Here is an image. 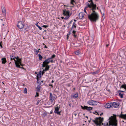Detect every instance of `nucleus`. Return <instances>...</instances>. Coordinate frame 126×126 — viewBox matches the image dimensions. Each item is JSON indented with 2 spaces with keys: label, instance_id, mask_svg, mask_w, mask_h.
I'll list each match as a JSON object with an SVG mask.
<instances>
[{
  "label": "nucleus",
  "instance_id": "bb28decb",
  "mask_svg": "<svg viewBox=\"0 0 126 126\" xmlns=\"http://www.w3.org/2000/svg\"><path fill=\"white\" fill-rule=\"evenodd\" d=\"M120 88H124L126 90V85L125 84L122 85Z\"/></svg>",
  "mask_w": 126,
  "mask_h": 126
},
{
  "label": "nucleus",
  "instance_id": "338daca9",
  "mask_svg": "<svg viewBox=\"0 0 126 126\" xmlns=\"http://www.w3.org/2000/svg\"><path fill=\"white\" fill-rule=\"evenodd\" d=\"M106 126H107L108 125V123L107 122L106 123Z\"/></svg>",
  "mask_w": 126,
  "mask_h": 126
},
{
  "label": "nucleus",
  "instance_id": "6e6d98bb",
  "mask_svg": "<svg viewBox=\"0 0 126 126\" xmlns=\"http://www.w3.org/2000/svg\"><path fill=\"white\" fill-rule=\"evenodd\" d=\"M0 46H1V48L2 47V46L1 44V42H0Z\"/></svg>",
  "mask_w": 126,
  "mask_h": 126
},
{
  "label": "nucleus",
  "instance_id": "4468645a",
  "mask_svg": "<svg viewBox=\"0 0 126 126\" xmlns=\"http://www.w3.org/2000/svg\"><path fill=\"white\" fill-rule=\"evenodd\" d=\"M78 96V93H76L75 94H72L71 95V97L72 98H77Z\"/></svg>",
  "mask_w": 126,
  "mask_h": 126
},
{
  "label": "nucleus",
  "instance_id": "4d7b16f0",
  "mask_svg": "<svg viewBox=\"0 0 126 126\" xmlns=\"http://www.w3.org/2000/svg\"><path fill=\"white\" fill-rule=\"evenodd\" d=\"M49 86H51V87L52 88H53V85H52V84H49Z\"/></svg>",
  "mask_w": 126,
  "mask_h": 126
},
{
  "label": "nucleus",
  "instance_id": "0e129e2a",
  "mask_svg": "<svg viewBox=\"0 0 126 126\" xmlns=\"http://www.w3.org/2000/svg\"><path fill=\"white\" fill-rule=\"evenodd\" d=\"M109 44L106 45V47H108V46H109Z\"/></svg>",
  "mask_w": 126,
  "mask_h": 126
},
{
  "label": "nucleus",
  "instance_id": "aec40b11",
  "mask_svg": "<svg viewBox=\"0 0 126 126\" xmlns=\"http://www.w3.org/2000/svg\"><path fill=\"white\" fill-rule=\"evenodd\" d=\"M2 60V63L4 64L6 62V58L5 57L2 58L1 59Z\"/></svg>",
  "mask_w": 126,
  "mask_h": 126
},
{
  "label": "nucleus",
  "instance_id": "473e14b6",
  "mask_svg": "<svg viewBox=\"0 0 126 126\" xmlns=\"http://www.w3.org/2000/svg\"><path fill=\"white\" fill-rule=\"evenodd\" d=\"M41 75L40 73H38L37 75V78H38V79L39 78H40L41 77Z\"/></svg>",
  "mask_w": 126,
  "mask_h": 126
},
{
  "label": "nucleus",
  "instance_id": "5fc2aeb1",
  "mask_svg": "<svg viewBox=\"0 0 126 126\" xmlns=\"http://www.w3.org/2000/svg\"><path fill=\"white\" fill-rule=\"evenodd\" d=\"M16 60H18V59H19L20 58H19L17 56V57H16Z\"/></svg>",
  "mask_w": 126,
  "mask_h": 126
},
{
  "label": "nucleus",
  "instance_id": "7c9ffc66",
  "mask_svg": "<svg viewBox=\"0 0 126 126\" xmlns=\"http://www.w3.org/2000/svg\"><path fill=\"white\" fill-rule=\"evenodd\" d=\"M39 28V29L40 30H42V28L41 27H40L38 24V23H36L35 24Z\"/></svg>",
  "mask_w": 126,
  "mask_h": 126
},
{
  "label": "nucleus",
  "instance_id": "f3484780",
  "mask_svg": "<svg viewBox=\"0 0 126 126\" xmlns=\"http://www.w3.org/2000/svg\"><path fill=\"white\" fill-rule=\"evenodd\" d=\"M2 13L4 15H6V11L4 7H3L2 6Z\"/></svg>",
  "mask_w": 126,
  "mask_h": 126
},
{
  "label": "nucleus",
  "instance_id": "ea45409f",
  "mask_svg": "<svg viewBox=\"0 0 126 126\" xmlns=\"http://www.w3.org/2000/svg\"><path fill=\"white\" fill-rule=\"evenodd\" d=\"M93 113L94 114H96V115L98 114V115H99V114H98V113L96 111H95Z\"/></svg>",
  "mask_w": 126,
  "mask_h": 126
},
{
  "label": "nucleus",
  "instance_id": "37998d69",
  "mask_svg": "<svg viewBox=\"0 0 126 126\" xmlns=\"http://www.w3.org/2000/svg\"><path fill=\"white\" fill-rule=\"evenodd\" d=\"M76 31H75L74 30H73V32H72V33H73V34H75L76 32Z\"/></svg>",
  "mask_w": 126,
  "mask_h": 126
},
{
  "label": "nucleus",
  "instance_id": "393cba45",
  "mask_svg": "<svg viewBox=\"0 0 126 126\" xmlns=\"http://www.w3.org/2000/svg\"><path fill=\"white\" fill-rule=\"evenodd\" d=\"M98 103V102L93 100L92 103L93 105H96Z\"/></svg>",
  "mask_w": 126,
  "mask_h": 126
},
{
  "label": "nucleus",
  "instance_id": "6e6552de",
  "mask_svg": "<svg viewBox=\"0 0 126 126\" xmlns=\"http://www.w3.org/2000/svg\"><path fill=\"white\" fill-rule=\"evenodd\" d=\"M81 108L83 110H87L90 111L91 110H92L93 108L91 107H88L87 106H81Z\"/></svg>",
  "mask_w": 126,
  "mask_h": 126
},
{
  "label": "nucleus",
  "instance_id": "cd10ccee",
  "mask_svg": "<svg viewBox=\"0 0 126 126\" xmlns=\"http://www.w3.org/2000/svg\"><path fill=\"white\" fill-rule=\"evenodd\" d=\"M101 13L103 15V17L104 18H105V12L104 11L102 13L101 11Z\"/></svg>",
  "mask_w": 126,
  "mask_h": 126
},
{
  "label": "nucleus",
  "instance_id": "c85d7f7f",
  "mask_svg": "<svg viewBox=\"0 0 126 126\" xmlns=\"http://www.w3.org/2000/svg\"><path fill=\"white\" fill-rule=\"evenodd\" d=\"M88 3H87V6H86V7H85V8H84V12L86 14H87V13L86 12V9H89V7H87V4Z\"/></svg>",
  "mask_w": 126,
  "mask_h": 126
},
{
  "label": "nucleus",
  "instance_id": "1a4fd4ad",
  "mask_svg": "<svg viewBox=\"0 0 126 126\" xmlns=\"http://www.w3.org/2000/svg\"><path fill=\"white\" fill-rule=\"evenodd\" d=\"M59 108L58 107L55 108L54 113H57V114L61 115V111H59Z\"/></svg>",
  "mask_w": 126,
  "mask_h": 126
},
{
  "label": "nucleus",
  "instance_id": "9d476101",
  "mask_svg": "<svg viewBox=\"0 0 126 126\" xmlns=\"http://www.w3.org/2000/svg\"><path fill=\"white\" fill-rule=\"evenodd\" d=\"M111 104L112 106H113L115 108H117L119 105V103L115 102L111 103Z\"/></svg>",
  "mask_w": 126,
  "mask_h": 126
},
{
  "label": "nucleus",
  "instance_id": "79ce46f5",
  "mask_svg": "<svg viewBox=\"0 0 126 126\" xmlns=\"http://www.w3.org/2000/svg\"><path fill=\"white\" fill-rule=\"evenodd\" d=\"M118 93H119V92H124L125 91H123L119 90L118 91Z\"/></svg>",
  "mask_w": 126,
  "mask_h": 126
},
{
  "label": "nucleus",
  "instance_id": "ddd939ff",
  "mask_svg": "<svg viewBox=\"0 0 126 126\" xmlns=\"http://www.w3.org/2000/svg\"><path fill=\"white\" fill-rule=\"evenodd\" d=\"M111 103H108L106 104L105 105V107L107 108H109L111 107L112 106L111 104Z\"/></svg>",
  "mask_w": 126,
  "mask_h": 126
},
{
  "label": "nucleus",
  "instance_id": "423d86ee",
  "mask_svg": "<svg viewBox=\"0 0 126 126\" xmlns=\"http://www.w3.org/2000/svg\"><path fill=\"white\" fill-rule=\"evenodd\" d=\"M24 25V22L21 21H19L17 25V27L20 29L23 28Z\"/></svg>",
  "mask_w": 126,
  "mask_h": 126
},
{
  "label": "nucleus",
  "instance_id": "f704fd0d",
  "mask_svg": "<svg viewBox=\"0 0 126 126\" xmlns=\"http://www.w3.org/2000/svg\"><path fill=\"white\" fill-rule=\"evenodd\" d=\"M34 51H35V52H36V53H35V54L36 55L37 54L38 52L41 53V52H40L39 50H37L36 49H34Z\"/></svg>",
  "mask_w": 126,
  "mask_h": 126
},
{
  "label": "nucleus",
  "instance_id": "a19ab883",
  "mask_svg": "<svg viewBox=\"0 0 126 126\" xmlns=\"http://www.w3.org/2000/svg\"><path fill=\"white\" fill-rule=\"evenodd\" d=\"M40 101H41L40 100H38V101H37V103L36 104V105H38V104L39 102Z\"/></svg>",
  "mask_w": 126,
  "mask_h": 126
},
{
  "label": "nucleus",
  "instance_id": "9b49d317",
  "mask_svg": "<svg viewBox=\"0 0 126 126\" xmlns=\"http://www.w3.org/2000/svg\"><path fill=\"white\" fill-rule=\"evenodd\" d=\"M122 112H121L120 115H117L119 117L123 119L124 120H126V114H122Z\"/></svg>",
  "mask_w": 126,
  "mask_h": 126
},
{
  "label": "nucleus",
  "instance_id": "f03ea898",
  "mask_svg": "<svg viewBox=\"0 0 126 126\" xmlns=\"http://www.w3.org/2000/svg\"><path fill=\"white\" fill-rule=\"evenodd\" d=\"M109 120V126H117V120L116 119V115H114V116H112L110 117Z\"/></svg>",
  "mask_w": 126,
  "mask_h": 126
},
{
  "label": "nucleus",
  "instance_id": "09e8293b",
  "mask_svg": "<svg viewBox=\"0 0 126 126\" xmlns=\"http://www.w3.org/2000/svg\"><path fill=\"white\" fill-rule=\"evenodd\" d=\"M92 73L93 74H96L97 73V72H93Z\"/></svg>",
  "mask_w": 126,
  "mask_h": 126
},
{
  "label": "nucleus",
  "instance_id": "f257e3e1",
  "mask_svg": "<svg viewBox=\"0 0 126 126\" xmlns=\"http://www.w3.org/2000/svg\"><path fill=\"white\" fill-rule=\"evenodd\" d=\"M89 8L90 11L88 15V18L92 22H96L97 21L99 18V15L98 13L95 11L96 10V6L94 5L92 3L91 5L89 4V3L87 4V7Z\"/></svg>",
  "mask_w": 126,
  "mask_h": 126
},
{
  "label": "nucleus",
  "instance_id": "58836bf2",
  "mask_svg": "<svg viewBox=\"0 0 126 126\" xmlns=\"http://www.w3.org/2000/svg\"><path fill=\"white\" fill-rule=\"evenodd\" d=\"M48 25H43L42 26V27H44L45 28H46L48 27Z\"/></svg>",
  "mask_w": 126,
  "mask_h": 126
},
{
  "label": "nucleus",
  "instance_id": "2eb2a0df",
  "mask_svg": "<svg viewBox=\"0 0 126 126\" xmlns=\"http://www.w3.org/2000/svg\"><path fill=\"white\" fill-rule=\"evenodd\" d=\"M16 64L18 65H20V64L21 63V59H18L16 60L15 61V64H16Z\"/></svg>",
  "mask_w": 126,
  "mask_h": 126
},
{
  "label": "nucleus",
  "instance_id": "a18cd8bd",
  "mask_svg": "<svg viewBox=\"0 0 126 126\" xmlns=\"http://www.w3.org/2000/svg\"><path fill=\"white\" fill-rule=\"evenodd\" d=\"M73 35L74 36V37H75V38L77 37V35H76L75 34H73Z\"/></svg>",
  "mask_w": 126,
  "mask_h": 126
},
{
  "label": "nucleus",
  "instance_id": "2f4dec72",
  "mask_svg": "<svg viewBox=\"0 0 126 126\" xmlns=\"http://www.w3.org/2000/svg\"><path fill=\"white\" fill-rule=\"evenodd\" d=\"M124 94H121L120 93H119V96H120V97L122 98H123V95Z\"/></svg>",
  "mask_w": 126,
  "mask_h": 126
},
{
  "label": "nucleus",
  "instance_id": "680f3d73",
  "mask_svg": "<svg viewBox=\"0 0 126 126\" xmlns=\"http://www.w3.org/2000/svg\"><path fill=\"white\" fill-rule=\"evenodd\" d=\"M37 83H38L39 82H38V78H37Z\"/></svg>",
  "mask_w": 126,
  "mask_h": 126
},
{
  "label": "nucleus",
  "instance_id": "5701e85b",
  "mask_svg": "<svg viewBox=\"0 0 126 126\" xmlns=\"http://www.w3.org/2000/svg\"><path fill=\"white\" fill-rule=\"evenodd\" d=\"M16 58V57L14 56H11V60L12 61V60H14V61L15 62L16 60L15 59Z\"/></svg>",
  "mask_w": 126,
  "mask_h": 126
},
{
  "label": "nucleus",
  "instance_id": "a211bd4d",
  "mask_svg": "<svg viewBox=\"0 0 126 126\" xmlns=\"http://www.w3.org/2000/svg\"><path fill=\"white\" fill-rule=\"evenodd\" d=\"M55 57V54L53 55L51 57L47 59L45 61H46L47 62L48 61L49 59H53Z\"/></svg>",
  "mask_w": 126,
  "mask_h": 126
},
{
  "label": "nucleus",
  "instance_id": "f8f14e48",
  "mask_svg": "<svg viewBox=\"0 0 126 126\" xmlns=\"http://www.w3.org/2000/svg\"><path fill=\"white\" fill-rule=\"evenodd\" d=\"M84 14L83 13L81 12L79 13V19H81L83 18H84Z\"/></svg>",
  "mask_w": 126,
  "mask_h": 126
},
{
  "label": "nucleus",
  "instance_id": "052dcab7",
  "mask_svg": "<svg viewBox=\"0 0 126 126\" xmlns=\"http://www.w3.org/2000/svg\"><path fill=\"white\" fill-rule=\"evenodd\" d=\"M61 18L62 19H64V17H61Z\"/></svg>",
  "mask_w": 126,
  "mask_h": 126
},
{
  "label": "nucleus",
  "instance_id": "bf43d9fd",
  "mask_svg": "<svg viewBox=\"0 0 126 126\" xmlns=\"http://www.w3.org/2000/svg\"><path fill=\"white\" fill-rule=\"evenodd\" d=\"M103 113H102V112L100 114V116H101L102 115H103Z\"/></svg>",
  "mask_w": 126,
  "mask_h": 126
},
{
  "label": "nucleus",
  "instance_id": "49530a36",
  "mask_svg": "<svg viewBox=\"0 0 126 126\" xmlns=\"http://www.w3.org/2000/svg\"><path fill=\"white\" fill-rule=\"evenodd\" d=\"M84 19V22H85L86 20V18L84 17V18H83Z\"/></svg>",
  "mask_w": 126,
  "mask_h": 126
},
{
  "label": "nucleus",
  "instance_id": "864d4df0",
  "mask_svg": "<svg viewBox=\"0 0 126 126\" xmlns=\"http://www.w3.org/2000/svg\"><path fill=\"white\" fill-rule=\"evenodd\" d=\"M73 25H76V24L75 23V22H74L73 23Z\"/></svg>",
  "mask_w": 126,
  "mask_h": 126
},
{
  "label": "nucleus",
  "instance_id": "69168bd1",
  "mask_svg": "<svg viewBox=\"0 0 126 126\" xmlns=\"http://www.w3.org/2000/svg\"><path fill=\"white\" fill-rule=\"evenodd\" d=\"M69 106H70V107H71V105L70 104H69Z\"/></svg>",
  "mask_w": 126,
  "mask_h": 126
},
{
  "label": "nucleus",
  "instance_id": "72a5a7b5",
  "mask_svg": "<svg viewBox=\"0 0 126 126\" xmlns=\"http://www.w3.org/2000/svg\"><path fill=\"white\" fill-rule=\"evenodd\" d=\"M47 62H49V63L50 62L51 63H53V59H49L48 61H47Z\"/></svg>",
  "mask_w": 126,
  "mask_h": 126
},
{
  "label": "nucleus",
  "instance_id": "dca6fc26",
  "mask_svg": "<svg viewBox=\"0 0 126 126\" xmlns=\"http://www.w3.org/2000/svg\"><path fill=\"white\" fill-rule=\"evenodd\" d=\"M88 1L90 2V3H89V4L90 5H91V4H92V3H93L94 5H95L96 6V10L97 9L98 10V7L97 6L96 3H94V2L93 1V0H89Z\"/></svg>",
  "mask_w": 126,
  "mask_h": 126
},
{
  "label": "nucleus",
  "instance_id": "c9c22d12",
  "mask_svg": "<svg viewBox=\"0 0 126 126\" xmlns=\"http://www.w3.org/2000/svg\"><path fill=\"white\" fill-rule=\"evenodd\" d=\"M27 88H25L24 90V93L27 94Z\"/></svg>",
  "mask_w": 126,
  "mask_h": 126
},
{
  "label": "nucleus",
  "instance_id": "e2e57ef3",
  "mask_svg": "<svg viewBox=\"0 0 126 126\" xmlns=\"http://www.w3.org/2000/svg\"><path fill=\"white\" fill-rule=\"evenodd\" d=\"M41 71H40L39 73H40L41 74Z\"/></svg>",
  "mask_w": 126,
  "mask_h": 126
},
{
  "label": "nucleus",
  "instance_id": "6ab92c4d",
  "mask_svg": "<svg viewBox=\"0 0 126 126\" xmlns=\"http://www.w3.org/2000/svg\"><path fill=\"white\" fill-rule=\"evenodd\" d=\"M41 89V87L38 86L35 89V90L37 92H39Z\"/></svg>",
  "mask_w": 126,
  "mask_h": 126
},
{
  "label": "nucleus",
  "instance_id": "8fccbe9b",
  "mask_svg": "<svg viewBox=\"0 0 126 126\" xmlns=\"http://www.w3.org/2000/svg\"><path fill=\"white\" fill-rule=\"evenodd\" d=\"M47 71V70H46V69H45H45H43V71H44V72H45V71Z\"/></svg>",
  "mask_w": 126,
  "mask_h": 126
},
{
  "label": "nucleus",
  "instance_id": "39448f33",
  "mask_svg": "<svg viewBox=\"0 0 126 126\" xmlns=\"http://www.w3.org/2000/svg\"><path fill=\"white\" fill-rule=\"evenodd\" d=\"M42 66L43 67H45V69L48 71L49 70L50 66L48 65L49 64V62H47L45 61L43 63Z\"/></svg>",
  "mask_w": 126,
  "mask_h": 126
},
{
  "label": "nucleus",
  "instance_id": "412c9836",
  "mask_svg": "<svg viewBox=\"0 0 126 126\" xmlns=\"http://www.w3.org/2000/svg\"><path fill=\"white\" fill-rule=\"evenodd\" d=\"M93 100H90L87 102V103L90 105H93Z\"/></svg>",
  "mask_w": 126,
  "mask_h": 126
},
{
  "label": "nucleus",
  "instance_id": "774afa93",
  "mask_svg": "<svg viewBox=\"0 0 126 126\" xmlns=\"http://www.w3.org/2000/svg\"><path fill=\"white\" fill-rule=\"evenodd\" d=\"M5 25V24L4 23H3L2 24V25L3 26H4Z\"/></svg>",
  "mask_w": 126,
  "mask_h": 126
},
{
  "label": "nucleus",
  "instance_id": "c03bdc74",
  "mask_svg": "<svg viewBox=\"0 0 126 126\" xmlns=\"http://www.w3.org/2000/svg\"><path fill=\"white\" fill-rule=\"evenodd\" d=\"M73 20H71L70 21V22H69V23L68 24V25H69L72 22Z\"/></svg>",
  "mask_w": 126,
  "mask_h": 126
},
{
  "label": "nucleus",
  "instance_id": "0eeeda50",
  "mask_svg": "<svg viewBox=\"0 0 126 126\" xmlns=\"http://www.w3.org/2000/svg\"><path fill=\"white\" fill-rule=\"evenodd\" d=\"M50 100L52 102L54 100H55L57 98L56 95L54 94H52L51 93H50Z\"/></svg>",
  "mask_w": 126,
  "mask_h": 126
},
{
  "label": "nucleus",
  "instance_id": "20e7f679",
  "mask_svg": "<svg viewBox=\"0 0 126 126\" xmlns=\"http://www.w3.org/2000/svg\"><path fill=\"white\" fill-rule=\"evenodd\" d=\"M63 14L64 16H66L64 18L65 20L68 19L71 15L72 14L70 13L69 11L68 10L64 9L63 10Z\"/></svg>",
  "mask_w": 126,
  "mask_h": 126
},
{
  "label": "nucleus",
  "instance_id": "de8ad7c7",
  "mask_svg": "<svg viewBox=\"0 0 126 126\" xmlns=\"http://www.w3.org/2000/svg\"><path fill=\"white\" fill-rule=\"evenodd\" d=\"M45 73V72H44V71L42 72L41 73V75H42V76H43V75H44V73Z\"/></svg>",
  "mask_w": 126,
  "mask_h": 126
},
{
  "label": "nucleus",
  "instance_id": "13d9d810",
  "mask_svg": "<svg viewBox=\"0 0 126 126\" xmlns=\"http://www.w3.org/2000/svg\"><path fill=\"white\" fill-rule=\"evenodd\" d=\"M70 34V32L68 33V34H68V35H69Z\"/></svg>",
  "mask_w": 126,
  "mask_h": 126
},
{
  "label": "nucleus",
  "instance_id": "a878e982",
  "mask_svg": "<svg viewBox=\"0 0 126 126\" xmlns=\"http://www.w3.org/2000/svg\"><path fill=\"white\" fill-rule=\"evenodd\" d=\"M76 25H73L72 27L71 28V30L70 31H71L72 30H74L76 28Z\"/></svg>",
  "mask_w": 126,
  "mask_h": 126
},
{
  "label": "nucleus",
  "instance_id": "7ed1b4c3",
  "mask_svg": "<svg viewBox=\"0 0 126 126\" xmlns=\"http://www.w3.org/2000/svg\"><path fill=\"white\" fill-rule=\"evenodd\" d=\"M104 120V118L101 117H96L95 120H93L92 121L96 125V126H99L101 124Z\"/></svg>",
  "mask_w": 126,
  "mask_h": 126
},
{
  "label": "nucleus",
  "instance_id": "e433bc0d",
  "mask_svg": "<svg viewBox=\"0 0 126 126\" xmlns=\"http://www.w3.org/2000/svg\"><path fill=\"white\" fill-rule=\"evenodd\" d=\"M75 2V1L74 0H71L70 3L71 4H72L73 5H74V4H73V3Z\"/></svg>",
  "mask_w": 126,
  "mask_h": 126
},
{
  "label": "nucleus",
  "instance_id": "c756f323",
  "mask_svg": "<svg viewBox=\"0 0 126 126\" xmlns=\"http://www.w3.org/2000/svg\"><path fill=\"white\" fill-rule=\"evenodd\" d=\"M38 55L39 57V59L40 60H42L43 58V57L40 54H39Z\"/></svg>",
  "mask_w": 126,
  "mask_h": 126
},
{
  "label": "nucleus",
  "instance_id": "4c0bfd02",
  "mask_svg": "<svg viewBox=\"0 0 126 126\" xmlns=\"http://www.w3.org/2000/svg\"><path fill=\"white\" fill-rule=\"evenodd\" d=\"M39 92H37L36 93V95L35 96V97H38L39 96Z\"/></svg>",
  "mask_w": 126,
  "mask_h": 126
},
{
  "label": "nucleus",
  "instance_id": "4be33fe9",
  "mask_svg": "<svg viewBox=\"0 0 126 126\" xmlns=\"http://www.w3.org/2000/svg\"><path fill=\"white\" fill-rule=\"evenodd\" d=\"M80 49H79L75 52V54L76 55H78L80 53Z\"/></svg>",
  "mask_w": 126,
  "mask_h": 126
},
{
  "label": "nucleus",
  "instance_id": "b1692460",
  "mask_svg": "<svg viewBox=\"0 0 126 126\" xmlns=\"http://www.w3.org/2000/svg\"><path fill=\"white\" fill-rule=\"evenodd\" d=\"M16 66L17 67H18L19 68H21L22 69H23L25 70V68L24 67H20V65H18L17 64H16Z\"/></svg>",
  "mask_w": 126,
  "mask_h": 126
},
{
  "label": "nucleus",
  "instance_id": "3c124183",
  "mask_svg": "<svg viewBox=\"0 0 126 126\" xmlns=\"http://www.w3.org/2000/svg\"><path fill=\"white\" fill-rule=\"evenodd\" d=\"M67 39H68V38H69V35H68V34H67Z\"/></svg>",
  "mask_w": 126,
  "mask_h": 126
},
{
  "label": "nucleus",
  "instance_id": "603ef678",
  "mask_svg": "<svg viewBox=\"0 0 126 126\" xmlns=\"http://www.w3.org/2000/svg\"><path fill=\"white\" fill-rule=\"evenodd\" d=\"M20 65L21 66H24V65L22 64H21V63L20 64Z\"/></svg>",
  "mask_w": 126,
  "mask_h": 126
}]
</instances>
